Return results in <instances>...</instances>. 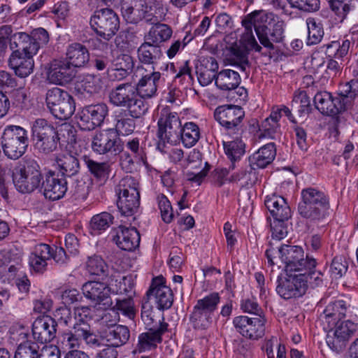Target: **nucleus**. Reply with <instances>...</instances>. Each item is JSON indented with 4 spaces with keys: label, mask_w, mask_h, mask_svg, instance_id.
<instances>
[{
    "label": "nucleus",
    "mask_w": 358,
    "mask_h": 358,
    "mask_svg": "<svg viewBox=\"0 0 358 358\" xmlns=\"http://www.w3.org/2000/svg\"><path fill=\"white\" fill-rule=\"evenodd\" d=\"M276 255H279L280 259L285 264L287 273H300L306 268H315L316 266V260L305 257L303 248L299 246L283 245L278 249L273 247L266 249L265 255L270 266L275 264Z\"/></svg>",
    "instance_id": "nucleus-1"
},
{
    "label": "nucleus",
    "mask_w": 358,
    "mask_h": 358,
    "mask_svg": "<svg viewBox=\"0 0 358 358\" xmlns=\"http://www.w3.org/2000/svg\"><path fill=\"white\" fill-rule=\"evenodd\" d=\"M254 29L262 45L269 50H273V43L282 41L285 23L282 20H275V14L264 10L252 13Z\"/></svg>",
    "instance_id": "nucleus-2"
},
{
    "label": "nucleus",
    "mask_w": 358,
    "mask_h": 358,
    "mask_svg": "<svg viewBox=\"0 0 358 358\" xmlns=\"http://www.w3.org/2000/svg\"><path fill=\"white\" fill-rule=\"evenodd\" d=\"M152 306L148 297L144 296L141 305V319L148 329L138 336V346L140 350H145L156 343H161L162 335L167 331L168 324L164 322L154 320L152 316Z\"/></svg>",
    "instance_id": "nucleus-3"
},
{
    "label": "nucleus",
    "mask_w": 358,
    "mask_h": 358,
    "mask_svg": "<svg viewBox=\"0 0 358 358\" xmlns=\"http://www.w3.org/2000/svg\"><path fill=\"white\" fill-rule=\"evenodd\" d=\"M34 148L38 152L50 155L56 151L60 138L54 124L45 119L38 118L32 124Z\"/></svg>",
    "instance_id": "nucleus-4"
},
{
    "label": "nucleus",
    "mask_w": 358,
    "mask_h": 358,
    "mask_svg": "<svg viewBox=\"0 0 358 358\" xmlns=\"http://www.w3.org/2000/svg\"><path fill=\"white\" fill-rule=\"evenodd\" d=\"M220 300L219 294L213 292L196 301L189 315V322L194 329L205 330L209 328Z\"/></svg>",
    "instance_id": "nucleus-5"
},
{
    "label": "nucleus",
    "mask_w": 358,
    "mask_h": 358,
    "mask_svg": "<svg viewBox=\"0 0 358 358\" xmlns=\"http://www.w3.org/2000/svg\"><path fill=\"white\" fill-rule=\"evenodd\" d=\"M29 139L27 131L20 126L6 127L1 136L4 154L10 159L20 158L27 150Z\"/></svg>",
    "instance_id": "nucleus-6"
},
{
    "label": "nucleus",
    "mask_w": 358,
    "mask_h": 358,
    "mask_svg": "<svg viewBox=\"0 0 358 358\" xmlns=\"http://www.w3.org/2000/svg\"><path fill=\"white\" fill-rule=\"evenodd\" d=\"M45 103L51 114L59 120H68L76 110L73 96L67 91L59 87L48 90Z\"/></svg>",
    "instance_id": "nucleus-7"
},
{
    "label": "nucleus",
    "mask_w": 358,
    "mask_h": 358,
    "mask_svg": "<svg viewBox=\"0 0 358 358\" xmlns=\"http://www.w3.org/2000/svg\"><path fill=\"white\" fill-rule=\"evenodd\" d=\"M214 117L229 135L239 136L243 131L245 111L236 105H224L217 107Z\"/></svg>",
    "instance_id": "nucleus-8"
},
{
    "label": "nucleus",
    "mask_w": 358,
    "mask_h": 358,
    "mask_svg": "<svg viewBox=\"0 0 358 358\" xmlns=\"http://www.w3.org/2000/svg\"><path fill=\"white\" fill-rule=\"evenodd\" d=\"M90 24L100 38L110 41L120 27L119 17L111 9L102 8L94 12L90 17Z\"/></svg>",
    "instance_id": "nucleus-9"
},
{
    "label": "nucleus",
    "mask_w": 358,
    "mask_h": 358,
    "mask_svg": "<svg viewBox=\"0 0 358 358\" xmlns=\"http://www.w3.org/2000/svg\"><path fill=\"white\" fill-rule=\"evenodd\" d=\"M157 125L159 139L171 144L179 143L182 124L177 113L171 111L168 108H162L159 113Z\"/></svg>",
    "instance_id": "nucleus-10"
},
{
    "label": "nucleus",
    "mask_w": 358,
    "mask_h": 358,
    "mask_svg": "<svg viewBox=\"0 0 358 358\" xmlns=\"http://www.w3.org/2000/svg\"><path fill=\"white\" fill-rule=\"evenodd\" d=\"M108 114V107L105 103L86 106L76 115L77 123L83 130H93L100 127Z\"/></svg>",
    "instance_id": "nucleus-11"
},
{
    "label": "nucleus",
    "mask_w": 358,
    "mask_h": 358,
    "mask_svg": "<svg viewBox=\"0 0 358 358\" xmlns=\"http://www.w3.org/2000/svg\"><path fill=\"white\" fill-rule=\"evenodd\" d=\"M286 278L278 277L277 293L285 299L299 298L308 289L307 280L301 273H287Z\"/></svg>",
    "instance_id": "nucleus-12"
},
{
    "label": "nucleus",
    "mask_w": 358,
    "mask_h": 358,
    "mask_svg": "<svg viewBox=\"0 0 358 358\" xmlns=\"http://www.w3.org/2000/svg\"><path fill=\"white\" fill-rule=\"evenodd\" d=\"M334 329L327 336V343L334 351L340 352L344 350L350 338L357 329V324L350 320L337 321Z\"/></svg>",
    "instance_id": "nucleus-13"
},
{
    "label": "nucleus",
    "mask_w": 358,
    "mask_h": 358,
    "mask_svg": "<svg viewBox=\"0 0 358 358\" xmlns=\"http://www.w3.org/2000/svg\"><path fill=\"white\" fill-rule=\"evenodd\" d=\"M136 76L139 79L134 86L136 93L143 99H150L156 95L159 87L162 73L155 71L152 67L151 71H148L142 65L136 68Z\"/></svg>",
    "instance_id": "nucleus-14"
},
{
    "label": "nucleus",
    "mask_w": 358,
    "mask_h": 358,
    "mask_svg": "<svg viewBox=\"0 0 358 358\" xmlns=\"http://www.w3.org/2000/svg\"><path fill=\"white\" fill-rule=\"evenodd\" d=\"M265 317L236 316L233 319V325L241 335L250 340H257L264 335Z\"/></svg>",
    "instance_id": "nucleus-15"
},
{
    "label": "nucleus",
    "mask_w": 358,
    "mask_h": 358,
    "mask_svg": "<svg viewBox=\"0 0 358 358\" xmlns=\"http://www.w3.org/2000/svg\"><path fill=\"white\" fill-rule=\"evenodd\" d=\"M92 150L100 155L108 152L115 155L123 151L124 144L113 129H106L96 133L92 143Z\"/></svg>",
    "instance_id": "nucleus-16"
},
{
    "label": "nucleus",
    "mask_w": 358,
    "mask_h": 358,
    "mask_svg": "<svg viewBox=\"0 0 358 358\" xmlns=\"http://www.w3.org/2000/svg\"><path fill=\"white\" fill-rule=\"evenodd\" d=\"M84 296L99 308L107 309L113 304L110 287L102 282L88 281L82 287Z\"/></svg>",
    "instance_id": "nucleus-17"
},
{
    "label": "nucleus",
    "mask_w": 358,
    "mask_h": 358,
    "mask_svg": "<svg viewBox=\"0 0 358 358\" xmlns=\"http://www.w3.org/2000/svg\"><path fill=\"white\" fill-rule=\"evenodd\" d=\"M148 6L143 0L123 1L121 4V11L123 17L128 23L137 24L143 20L154 24L157 20L152 13H149Z\"/></svg>",
    "instance_id": "nucleus-18"
},
{
    "label": "nucleus",
    "mask_w": 358,
    "mask_h": 358,
    "mask_svg": "<svg viewBox=\"0 0 358 358\" xmlns=\"http://www.w3.org/2000/svg\"><path fill=\"white\" fill-rule=\"evenodd\" d=\"M151 296L155 297L157 307L159 310L169 309L173 304L172 290L165 285V280L162 275L152 279L151 285L145 296L150 300Z\"/></svg>",
    "instance_id": "nucleus-19"
},
{
    "label": "nucleus",
    "mask_w": 358,
    "mask_h": 358,
    "mask_svg": "<svg viewBox=\"0 0 358 358\" xmlns=\"http://www.w3.org/2000/svg\"><path fill=\"white\" fill-rule=\"evenodd\" d=\"M67 190L66 178H59L58 174L51 171L45 174L40 189V192L44 196L52 201L59 200L64 197Z\"/></svg>",
    "instance_id": "nucleus-20"
},
{
    "label": "nucleus",
    "mask_w": 358,
    "mask_h": 358,
    "mask_svg": "<svg viewBox=\"0 0 358 358\" xmlns=\"http://www.w3.org/2000/svg\"><path fill=\"white\" fill-rule=\"evenodd\" d=\"M57 323L49 315L38 317L32 324L34 339L40 343L51 342L56 336Z\"/></svg>",
    "instance_id": "nucleus-21"
},
{
    "label": "nucleus",
    "mask_w": 358,
    "mask_h": 358,
    "mask_svg": "<svg viewBox=\"0 0 358 358\" xmlns=\"http://www.w3.org/2000/svg\"><path fill=\"white\" fill-rule=\"evenodd\" d=\"M75 77V70L65 60L52 61L48 70L47 79L52 84L64 85L70 83Z\"/></svg>",
    "instance_id": "nucleus-22"
},
{
    "label": "nucleus",
    "mask_w": 358,
    "mask_h": 358,
    "mask_svg": "<svg viewBox=\"0 0 358 358\" xmlns=\"http://www.w3.org/2000/svg\"><path fill=\"white\" fill-rule=\"evenodd\" d=\"M313 101L316 108L322 114L333 116L345 110L342 99L339 96L333 98L327 92H317Z\"/></svg>",
    "instance_id": "nucleus-23"
},
{
    "label": "nucleus",
    "mask_w": 358,
    "mask_h": 358,
    "mask_svg": "<svg viewBox=\"0 0 358 358\" xmlns=\"http://www.w3.org/2000/svg\"><path fill=\"white\" fill-rule=\"evenodd\" d=\"M116 245L122 250L133 251L139 246L140 234L135 227H126L120 225L116 229L113 237Z\"/></svg>",
    "instance_id": "nucleus-24"
},
{
    "label": "nucleus",
    "mask_w": 358,
    "mask_h": 358,
    "mask_svg": "<svg viewBox=\"0 0 358 358\" xmlns=\"http://www.w3.org/2000/svg\"><path fill=\"white\" fill-rule=\"evenodd\" d=\"M264 204L275 222H285L291 217V209L284 197L276 194L267 196Z\"/></svg>",
    "instance_id": "nucleus-25"
},
{
    "label": "nucleus",
    "mask_w": 358,
    "mask_h": 358,
    "mask_svg": "<svg viewBox=\"0 0 358 358\" xmlns=\"http://www.w3.org/2000/svg\"><path fill=\"white\" fill-rule=\"evenodd\" d=\"M219 68L217 60L213 57H203L196 66L198 80L202 86H207L215 80Z\"/></svg>",
    "instance_id": "nucleus-26"
},
{
    "label": "nucleus",
    "mask_w": 358,
    "mask_h": 358,
    "mask_svg": "<svg viewBox=\"0 0 358 358\" xmlns=\"http://www.w3.org/2000/svg\"><path fill=\"white\" fill-rule=\"evenodd\" d=\"M10 49L13 51H19L20 55L34 57L39 50L29 34L25 32L15 33L10 41Z\"/></svg>",
    "instance_id": "nucleus-27"
},
{
    "label": "nucleus",
    "mask_w": 358,
    "mask_h": 358,
    "mask_svg": "<svg viewBox=\"0 0 358 358\" xmlns=\"http://www.w3.org/2000/svg\"><path fill=\"white\" fill-rule=\"evenodd\" d=\"M50 259L51 246L45 243L37 244L29 255V265L35 272L43 273Z\"/></svg>",
    "instance_id": "nucleus-28"
},
{
    "label": "nucleus",
    "mask_w": 358,
    "mask_h": 358,
    "mask_svg": "<svg viewBox=\"0 0 358 358\" xmlns=\"http://www.w3.org/2000/svg\"><path fill=\"white\" fill-rule=\"evenodd\" d=\"M8 66L20 78H26L31 74L34 69L33 57L20 55L19 51H13L8 61Z\"/></svg>",
    "instance_id": "nucleus-29"
},
{
    "label": "nucleus",
    "mask_w": 358,
    "mask_h": 358,
    "mask_svg": "<svg viewBox=\"0 0 358 358\" xmlns=\"http://www.w3.org/2000/svg\"><path fill=\"white\" fill-rule=\"evenodd\" d=\"M117 320L115 319L113 323H110V327L103 331V336L108 343V345L115 349L126 344L130 338L129 328L124 325H117Z\"/></svg>",
    "instance_id": "nucleus-30"
},
{
    "label": "nucleus",
    "mask_w": 358,
    "mask_h": 358,
    "mask_svg": "<svg viewBox=\"0 0 358 358\" xmlns=\"http://www.w3.org/2000/svg\"><path fill=\"white\" fill-rule=\"evenodd\" d=\"M275 156L276 148L274 143L263 145L249 157L251 169L266 168L273 162Z\"/></svg>",
    "instance_id": "nucleus-31"
},
{
    "label": "nucleus",
    "mask_w": 358,
    "mask_h": 358,
    "mask_svg": "<svg viewBox=\"0 0 358 358\" xmlns=\"http://www.w3.org/2000/svg\"><path fill=\"white\" fill-rule=\"evenodd\" d=\"M292 8H296L306 13L316 12L320 9V0H273V6L276 9H281L284 14L290 15L286 3Z\"/></svg>",
    "instance_id": "nucleus-32"
},
{
    "label": "nucleus",
    "mask_w": 358,
    "mask_h": 358,
    "mask_svg": "<svg viewBox=\"0 0 358 358\" xmlns=\"http://www.w3.org/2000/svg\"><path fill=\"white\" fill-rule=\"evenodd\" d=\"M136 92L131 83H122L113 88L109 94L110 103L117 107H125L131 99L136 96Z\"/></svg>",
    "instance_id": "nucleus-33"
},
{
    "label": "nucleus",
    "mask_w": 358,
    "mask_h": 358,
    "mask_svg": "<svg viewBox=\"0 0 358 358\" xmlns=\"http://www.w3.org/2000/svg\"><path fill=\"white\" fill-rule=\"evenodd\" d=\"M298 213L304 219L310 223H318L327 218L329 215V206H318L312 203L299 202Z\"/></svg>",
    "instance_id": "nucleus-34"
},
{
    "label": "nucleus",
    "mask_w": 358,
    "mask_h": 358,
    "mask_svg": "<svg viewBox=\"0 0 358 358\" xmlns=\"http://www.w3.org/2000/svg\"><path fill=\"white\" fill-rule=\"evenodd\" d=\"M81 156L78 154L64 153L56 157V163L63 176L77 175L80 169Z\"/></svg>",
    "instance_id": "nucleus-35"
},
{
    "label": "nucleus",
    "mask_w": 358,
    "mask_h": 358,
    "mask_svg": "<svg viewBox=\"0 0 358 358\" xmlns=\"http://www.w3.org/2000/svg\"><path fill=\"white\" fill-rule=\"evenodd\" d=\"M66 62L74 69L84 66L90 60V52L87 47L80 43H73L67 47Z\"/></svg>",
    "instance_id": "nucleus-36"
},
{
    "label": "nucleus",
    "mask_w": 358,
    "mask_h": 358,
    "mask_svg": "<svg viewBox=\"0 0 358 358\" xmlns=\"http://www.w3.org/2000/svg\"><path fill=\"white\" fill-rule=\"evenodd\" d=\"M138 57L142 64L152 65V68L163 56L159 45L151 43L148 41L141 45L137 50Z\"/></svg>",
    "instance_id": "nucleus-37"
},
{
    "label": "nucleus",
    "mask_w": 358,
    "mask_h": 358,
    "mask_svg": "<svg viewBox=\"0 0 358 358\" xmlns=\"http://www.w3.org/2000/svg\"><path fill=\"white\" fill-rule=\"evenodd\" d=\"M346 311V303L343 300L336 301L326 307L321 318L328 323L329 328H332L337 321H341L345 316Z\"/></svg>",
    "instance_id": "nucleus-38"
},
{
    "label": "nucleus",
    "mask_w": 358,
    "mask_h": 358,
    "mask_svg": "<svg viewBox=\"0 0 358 358\" xmlns=\"http://www.w3.org/2000/svg\"><path fill=\"white\" fill-rule=\"evenodd\" d=\"M41 173L38 163L31 157H24L18 162L13 170V180H19L32 175Z\"/></svg>",
    "instance_id": "nucleus-39"
},
{
    "label": "nucleus",
    "mask_w": 358,
    "mask_h": 358,
    "mask_svg": "<svg viewBox=\"0 0 358 358\" xmlns=\"http://www.w3.org/2000/svg\"><path fill=\"white\" fill-rule=\"evenodd\" d=\"M241 81L239 73L231 69H224L217 73L215 83L216 86L225 91L237 89Z\"/></svg>",
    "instance_id": "nucleus-40"
},
{
    "label": "nucleus",
    "mask_w": 358,
    "mask_h": 358,
    "mask_svg": "<svg viewBox=\"0 0 358 358\" xmlns=\"http://www.w3.org/2000/svg\"><path fill=\"white\" fill-rule=\"evenodd\" d=\"M115 128L113 129L119 135H129L135 129L134 117L130 116L126 110H121L114 116Z\"/></svg>",
    "instance_id": "nucleus-41"
},
{
    "label": "nucleus",
    "mask_w": 358,
    "mask_h": 358,
    "mask_svg": "<svg viewBox=\"0 0 358 358\" xmlns=\"http://www.w3.org/2000/svg\"><path fill=\"white\" fill-rule=\"evenodd\" d=\"M252 17L251 13L248 15L244 20H243L242 24L245 27V32L243 34L240 41L246 50H255L256 52H260L262 47L257 43L252 34V27H254V24L252 22L253 19Z\"/></svg>",
    "instance_id": "nucleus-42"
},
{
    "label": "nucleus",
    "mask_w": 358,
    "mask_h": 358,
    "mask_svg": "<svg viewBox=\"0 0 358 358\" xmlns=\"http://www.w3.org/2000/svg\"><path fill=\"white\" fill-rule=\"evenodd\" d=\"M301 200L300 202L312 203L318 206H329V196L322 190L309 187L303 189L301 192Z\"/></svg>",
    "instance_id": "nucleus-43"
},
{
    "label": "nucleus",
    "mask_w": 358,
    "mask_h": 358,
    "mask_svg": "<svg viewBox=\"0 0 358 358\" xmlns=\"http://www.w3.org/2000/svg\"><path fill=\"white\" fill-rule=\"evenodd\" d=\"M117 208L122 215L131 216L135 214L140 206V195H117Z\"/></svg>",
    "instance_id": "nucleus-44"
},
{
    "label": "nucleus",
    "mask_w": 358,
    "mask_h": 358,
    "mask_svg": "<svg viewBox=\"0 0 358 358\" xmlns=\"http://www.w3.org/2000/svg\"><path fill=\"white\" fill-rule=\"evenodd\" d=\"M171 28L166 24H155L152 27L148 34L145 36V40L152 44L159 45L160 43L168 41L172 36Z\"/></svg>",
    "instance_id": "nucleus-45"
},
{
    "label": "nucleus",
    "mask_w": 358,
    "mask_h": 358,
    "mask_svg": "<svg viewBox=\"0 0 358 358\" xmlns=\"http://www.w3.org/2000/svg\"><path fill=\"white\" fill-rule=\"evenodd\" d=\"M82 160L90 173L96 179L106 180L108 178L110 171V165L107 162H98L87 155L81 156Z\"/></svg>",
    "instance_id": "nucleus-46"
},
{
    "label": "nucleus",
    "mask_w": 358,
    "mask_h": 358,
    "mask_svg": "<svg viewBox=\"0 0 358 358\" xmlns=\"http://www.w3.org/2000/svg\"><path fill=\"white\" fill-rule=\"evenodd\" d=\"M199 138V128L195 123L192 122H187L182 127L179 141L181 140L185 147L192 148L198 142Z\"/></svg>",
    "instance_id": "nucleus-47"
},
{
    "label": "nucleus",
    "mask_w": 358,
    "mask_h": 358,
    "mask_svg": "<svg viewBox=\"0 0 358 358\" xmlns=\"http://www.w3.org/2000/svg\"><path fill=\"white\" fill-rule=\"evenodd\" d=\"M43 179L42 173L32 175L19 180H13L17 189L22 193H31L36 189H41V180Z\"/></svg>",
    "instance_id": "nucleus-48"
},
{
    "label": "nucleus",
    "mask_w": 358,
    "mask_h": 358,
    "mask_svg": "<svg viewBox=\"0 0 358 358\" xmlns=\"http://www.w3.org/2000/svg\"><path fill=\"white\" fill-rule=\"evenodd\" d=\"M338 96L345 103V110L350 105L352 101L358 96V77L340 86Z\"/></svg>",
    "instance_id": "nucleus-49"
},
{
    "label": "nucleus",
    "mask_w": 358,
    "mask_h": 358,
    "mask_svg": "<svg viewBox=\"0 0 358 358\" xmlns=\"http://www.w3.org/2000/svg\"><path fill=\"white\" fill-rule=\"evenodd\" d=\"M138 187V180L130 176H127L120 180L115 187V192L117 195H140Z\"/></svg>",
    "instance_id": "nucleus-50"
},
{
    "label": "nucleus",
    "mask_w": 358,
    "mask_h": 358,
    "mask_svg": "<svg viewBox=\"0 0 358 358\" xmlns=\"http://www.w3.org/2000/svg\"><path fill=\"white\" fill-rule=\"evenodd\" d=\"M113 216L108 212L96 214L91 218L90 222V229L94 233L100 234L113 224Z\"/></svg>",
    "instance_id": "nucleus-51"
},
{
    "label": "nucleus",
    "mask_w": 358,
    "mask_h": 358,
    "mask_svg": "<svg viewBox=\"0 0 358 358\" xmlns=\"http://www.w3.org/2000/svg\"><path fill=\"white\" fill-rule=\"evenodd\" d=\"M306 24L308 31L307 44L315 45L319 43L324 36L322 24L317 22L314 17L307 18Z\"/></svg>",
    "instance_id": "nucleus-52"
},
{
    "label": "nucleus",
    "mask_w": 358,
    "mask_h": 358,
    "mask_svg": "<svg viewBox=\"0 0 358 358\" xmlns=\"http://www.w3.org/2000/svg\"><path fill=\"white\" fill-rule=\"evenodd\" d=\"M143 99L141 96L138 97V94H136V96L124 107L127 108V113L132 117L139 118L148 111V104Z\"/></svg>",
    "instance_id": "nucleus-53"
},
{
    "label": "nucleus",
    "mask_w": 358,
    "mask_h": 358,
    "mask_svg": "<svg viewBox=\"0 0 358 358\" xmlns=\"http://www.w3.org/2000/svg\"><path fill=\"white\" fill-rule=\"evenodd\" d=\"M226 155L231 161H236L245 153V143L236 137V139L228 143L224 142Z\"/></svg>",
    "instance_id": "nucleus-54"
},
{
    "label": "nucleus",
    "mask_w": 358,
    "mask_h": 358,
    "mask_svg": "<svg viewBox=\"0 0 358 358\" xmlns=\"http://www.w3.org/2000/svg\"><path fill=\"white\" fill-rule=\"evenodd\" d=\"M115 310L121 312L124 316L132 320L136 316L134 302L131 296L117 299L115 305L113 308V311L115 312Z\"/></svg>",
    "instance_id": "nucleus-55"
},
{
    "label": "nucleus",
    "mask_w": 358,
    "mask_h": 358,
    "mask_svg": "<svg viewBox=\"0 0 358 358\" xmlns=\"http://www.w3.org/2000/svg\"><path fill=\"white\" fill-rule=\"evenodd\" d=\"M28 330L23 326H13L9 330L8 341L13 345L20 346L27 343H31L27 341Z\"/></svg>",
    "instance_id": "nucleus-56"
},
{
    "label": "nucleus",
    "mask_w": 358,
    "mask_h": 358,
    "mask_svg": "<svg viewBox=\"0 0 358 358\" xmlns=\"http://www.w3.org/2000/svg\"><path fill=\"white\" fill-rule=\"evenodd\" d=\"M87 271L91 275H104L107 271V265L103 259L99 255H94L88 258L86 262Z\"/></svg>",
    "instance_id": "nucleus-57"
},
{
    "label": "nucleus",
    "mask_w": 358,
    "mask_h": 358,
    "mask_svg": "<svg viewBox=\"0 0 358 358\" xmlns=\"http://www.w3.org/2000/svg\"><path fill=\"white\" fill-rule=\"evenodd\" d=\"M350 45L351 42L348 39L343 40L341 44L338 41H332L326 45L327 52L329 53V56L331 57V49L336 50V51L334 54V57L337 59H341L348 55Z\"/></svg>",
    "instance_id": "nucleus-58"
},
{
    "label": "nucleus",
    "mask_w": 358,
    "mask_h": 358,
    "mask_svg": "<svg viewBox=\"0 0 358 358\" xmlns=\"http://www.w3.org/2000/svg\"><path fill=\"white\" fill-rule=\"evenodd\" d=\"M38 348V345L34 343H27L17 346L15 358H41Z\"/></svg>",
    "instance_id": "nucleus-59"
},
{
    "label": "nucleus",
    "mask_w": 358,
    "mask_h": 358,
    "mask_svg": "<svg viewBox=\"0 0 358 358\" xmlns=\"http://www.w3.org/2000/svg\"><path fill=\"white\" fill-rule=\"evenodd\" d=\"M329 3L332 11L337 16L336 20L342 22L350 10L348 0H331Z\"/></svg>",
    "instance_id": "nucleus-60"
},
{
    "label": "nucleus",
    "mask_w": 358,
    "mask_h": 358,
    "mask_svg": "<svg viewBox=\"0 0 358 358\" xmlns=\"http://www.w3.org/2000/svg\"><path fill=\"white\" fill-rule=\"evenodd\" d=\"M82 87L87 93H99L102 88L101 79L97 76L87 75L82 81Z\"/></svg>",
    "instance_id": "nucleus-61"
},
{
    "label": "nucleus",
    "mask_w": 358,
    "mask_h": 358,
    "mask_svg": "<svg viewBox=\"0 0 358 358\" xmlns=\"http://www.w3.org/2000/svg\"><path fill=\"white\" fill-rule=\"evenodd\" d=\"M348 268V263L346 258L340 255L333 259L330 271L334 278H340L347 272Z\"/></svg>",
    "instance_id": "nucleus-62"
},
{
    "label": "nucleus",
    "mask_w": 358,
    "mask_h": 358,
    "mask_svg": "<svg viewBox=\"0 0 358 358\" xmlns=\"http://www.w3.org/2000/svg\"><path fill=\"white\" fill-rule=\"evenodd\" d=\"M157 202L163 221L166 223L171 222L173 218V213L169 200L164 194H160L157 196Z\"/></svg>",
    "instance_id": "nucleus-63"
},
{
    "label": "nucleus",
    "mask_w": 358,
    "mask_h": 358,
    "mask_svg": "<svg viewBox=\"0 0 358 358\" xmlns=\"http://www.w3.org/2000/svg\"><path fill=\"white\" fill-rule=\"evenodd\" d=\"M231 52L234 56L232 59L234 61L232 64L236 66L241 71H245L249 64L247 53L237 46H232Z\"/></svg>",
    "instance_id": "nucleus-64"
}]
</instances>
